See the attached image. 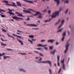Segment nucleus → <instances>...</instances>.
<instances>
[{
  "label": "nucleus",
  "instance_id": "obj_38",
  "mask_svg": "<svg viewBox=\"0 0 74 74\" xmlns=\"http://www.w3.org/2000/svg\"><path fill=\"white\" fill-rule=\"evenodd\" d=\"M52 48H53V46H49V49H50L51 50L52 49Z\"/></svg>",
  "mask_w": 74,
  "mask_h": 74
},
{
  "label": "nucleus",
  "instance_id": "obj_1",
  "mask_svg": "<svg viewBox=\"0 0 74 74\" xmlns=\"http://www.w3.org/2000/svg\"><path fill=\"white\" fill-rule=\"evenodd\" d=\"M34 16H37V15H39L38 17H37V18H40V19H41L42 18V16L41 15H42L41 14V13L38 12H36L35 14H33Z\"/></svg>",
  "mask_w": 74,
  "mask_h": 74
},
{
  "label": "nucleus",
  "instance_id": "obj_54",
  "mask_svg": "<svg viewBox=\"0 0 74 74\" xmlns=\"http://www.w3.org/2000/svg\"><path fill=\"white\" fill-rule=\"evenodd\" d=\"M20 54H21V55H25V54H26V53H21Z\"/></svg>",
  "mask_w": 74,
  "mask_h": 74
},
{
  "label": "nucleus",
  "instance_id": "obj_6",
  "mask_svg": "<svg viewBox=\"0 0 74 74\" xmlns=\"http://www.w3.org/2000/svg\"><path fill=\"white\" fill-rule=\"evenodd\" d=\"M64 60L63 59V60L61 61V63L63 64L62 68L63 69H64V70H65V65H64Z\"/></svg>",
  "mask_w": 74,
  "mask_h": 74
},
{
  "label": "nucleus",
  "instance_id": "obj_39",
  "mask_svg": "<svg viewBox=\"0 0 74 74\" xmlns=\"http://www.w3.org/2000/svg\"><path fill=\"white\" fill-rule=\"evenodd\" d=\"M62 29H63V28H61L60 29L58 30V32H61V31H62Z\"/></svg>",
  "mask_w": 74,
  "mask_h": 74
},
{
  "label": "nucleus",
  "instance_id": "obj_59",
  "mask_svg": "<svg viewBox=\"0 0 74 74\" xmlns=\"http://www.w3.org/2000/svg\"><path fill=\"white\" fill-rule=\"evenodd\" d=\"M44 49H46V50H47V49H48V48L47 47H44Z\"/></svg>",
  "mask_w": 74,
  "mask_h": 74
},
{
  "label": "nucleus",
  "instance_id": "obj_52",
  "mask_svg": "<svg viewBox=\"0 0 74 74\" xmlns=\"http://www.w3.org/2000/svg\"><path fill=\"white\" fill-rule=\"evenodd\" d=\"M67 12H68V9H67V10L65 11V13H66Z\"/></svg>",
  "mask_w": 74,
  "mask_h": 74
},
{
  "label": "nucleus",
  "instance_id": "obj_35",
  "mask_svg": "<svg viewBox=\"0 0 74 74\" xmlns=\"http://www.w3.org/2000/svg\"><path fill=\"white\" fill-rule=\"evenodd\" d=\"M5 55V53H3V54H1V53H0V57L1 56H3V55Z\"/></svg>",
  "mask_w": 74,
  "mask_h": 74
},
{
  "label": "nucleus",
  "instance_id": "obj_43",
  "mask_svg": "<svg viewBox=\"0 0 74 74\" xmlns=\"http://www.w3.org/2000/svg\"><path fill=\"white\" fill-rule=\"evenodd\" d=\"M34 52L35 53H38V54H39V52L38 51H34Z\"/></svg>",
  "mask_w": 74,
  "mask_h": 74
},
{
  "label": "nucleus",
  "instance_id": "obj_45",
  "mask_svg": "<svg viewBox=\"0 0 74 74\" xmlns=\"http://www.w3.org/2000/svg\"><path fill=\"white\" fill-rule=\"evenodd\" d=\"M28 10H29L30 11H32V12H34V11L33 10L31 9H28Z\"/></svg>",
  "mask_w": 74,
  "mask_h": 74
},
{
  "label": "nucleus",
  "instance_id": "obj_27",
  "mask_svg": "<svg viewBox=\"0 0 74 74\" xmlns=\"http://www.w3.org/2000/svg\"><path fill=\"white\" fill-rule=\"evenodd\" d=\"M2 30L3 31V32H7V31L3 28H2Z\"/></svg>",
  "mask_w": 74,
  "mask_h": 74
},
{
  "label": "nucleus",
  "instance_id": "obj_32",
  "mask_svg": "<svg viewBox=\"0 0 74 74\" xmlns=\"http://www.w3.org/2000/svg\"><path fill=\"white\" fill-rule=\"evenodd\" d=\"M0 15H1V17H2L3 18L5 17V16L4 15H3L0 14Z\"/></svg>",
  "mask_w": 74,
  "mask_h": 74
},
{
  "label": "nucleus",
  "instance_id": "obj_5",
  "mask_svg": "<svg viewBox=\"0 0 74 74\" xmlns=\"http://www.w3.org/2000/svg\"><path fill=\"white\" fill-rule=\"evenodd\" d=\"M12 18H13V19H15V20H18V21H19V19H23V18H20L16 16H14V17L12 16Z\"/></svg>",
  "mask_w": 74,
  "mask_h": 74
},
{
  "label": "nucleus",
  "instance_id": "obj_40",
  "mask_svg": "<svg viewBox=\"0 0 74 74\" xmlns=\"http://www.w3.org/2000/svg\"><path fill=\"white\" fill-rule=\"evenodd\" d=\"M60 19H59L58 21L56 23V25H57V24H58V23L60 22Z\"/></svg>",
  "mask_w": 74,
  "mask_h": 74
},
{
  "label": "nucleus",
  "instance_id": "obj_48",
  "mask_svg": "<svg viewBox=\"0 0 74 74\" xmlns=\"http://www.w3.org/2000/svg\"><path fill=\"white\" fill-rule=\"evenodd\" d=\"M65 3H69V1H66L64 2Z\"/></svg>",
  "mask_w": 74,
  "mask_h": 74
},
{
  "label": "nucleus",
  "instance_id": "obj_25",
  "mask_svg": "<svg viewBox=\"0 0 74 74\" xmlns=\"http://www.w3.org/2000/svg\"><path fill=\"white\" fill-rule=\"evenodd\" d=\"M60 59V57H59V56L58 55L57 56V60L58 62H59V59Z\"/></svg>",
  "mask_w": 74,
  "mask_h": 74
},
{
  "label": "nucleus",
  "instance_id": "obj_34",
  "mask_svg": "<svg viewBox=\"0 0 74 74\" xmlns=\"http://www.w3.org/2000/svg\"><path fill=\"white\" fill-rule=\"evenodd\" d=\"M39 54L40 56H44V55H43L41 53H39Z\"/></svg>",
  "mask_w": 74,
  "mask_h": 74
},
{
  "label": "nucleus",
  "instance_id": "obj_33",
  "mask_svg": "<svg viewBox=\"0 0 74 74\" xmlns=\"http://www.w3.org/2000/svg\"><path fill=\"white\" fill-rule=\"evenodd\" d=\"M51 20V18H50L49 20H46L45 21V22H49Z\"/></svg>",
  "mask_w": 74,
  "mask_h": 74
},
{
  "label": "nucleus",
  "instance_id": "obj_46",
  "mask_svg": "<svg viewBox=\"0 0 74 74\" xmlns=\"http://www.w3.org/2000/svg\"><path fill=\"white\" fill-rule=\"evenodd\" d=\"M58 65L59 66H60V64L59 63V61H58Z\"/></svg>",
  "mask_w": 74,
  "mask_h": 74
},
{
  "label": "nucleus",
  "instance_id": "obj_29",
  "mask_svg": "<svg viewBox=\"0 0 74 74\" xmlns=\"http://www.w3.org/2000/svg\"><path fill=\"white\" fill-rule=\"evenodd\" d=\"M2 2L3 3V2H4V3H8V1L4 0L3 1H2Z\"/></svg>",
  "mask_w": 74,
  "mask_h": 74
},
{
  "label": "nucleus",
  "instance_id": "obj_17",
  "mask_svg": "<svg viewBox=\"0 0 74 74\" xmlns=\"http://www.w3.org/2000/svg\"><path fill=\"white\" fill-rule=\"evenodd\" d=\"M55 1L57 2V5H59V3H60V2H59V0H54Z\"/></svg>",
  "mask_w": 74,
  "mask_h": 74
},
{
  "label": "nucleus",
  "instance_id": "obj_63",
  "mask_svg": "<svg viewBox=\"0 0 74 74\" xmlns=\"http://www.w3.org/2000/svg\"><path fill=\"white\" fill-rule=\"evenodd\" d=\"M16 14H19V13L18 12H15Z\"/></svg>",
  "mask_w": 74,
  "mask_h": 74
},
{
  "label": "nucleus",
  "instance_id": "obj_49",
  "mask_svg": "<svg viewBox=\"0 0 74 74\" xmlns=\"http://www.w3.org/2000/svg\"><path fill=\"white\" fill-rule=\"evenodd\" d=\"M17 32H20V33H21V32L23 33V32H22L21 31H19V30H17Z\"/></svg>",
  "mask_w": 74,
  "mask_h": 74
},
{
  "label": "nucleus",
  "instance_id": "obj_56",
  "mask_svg": "<svg viewBox=\"0 0 74 74\" xmlns=\"http://www.w3.org/2000/svg\"><path fill=\"white\" fill-rule=\"evenodd\" d=\"M46 11H47V9H45L43 10V12H46Z\"/></svg>",
  "mask_w": 74,
  "mask_h": 74
},
{
  "label": "nucleus",
  "instance_id": "obj_37",
  "mask_svg": "<svg viewBox=\"0 0 74 74\" xmlns=\"http://www.w3.org/2000/svg\"><path fill=\"white\" fill-rule=\"evenodd\" d=\"M8 10L10 12H12L13 11L12 10L10 9H8Z\"/></svg>",
  "mask_w": 74,
  "mask_h": 74
},
{
  "label": "nucleus",
  "instance_id": "obj_47",
  "mask_svg": "<svg viewBox=\"0 0 74 74\" xmlns=\"http://www.w3.org/2000/svg\"><path fill=\"white\" fill-rule=\"evenodd\" d=\"M0 11H2V12H5V10H2L1 9H0Z\"/></svg>",
  "mask_w": 74,
  "mask_h": 74
},
{
  "label": "nucleus",
  "instance_id": "obj_41",
  "mask_svg": "<svg viewBox=\"0 0 74 74\" xmlns=\"http://www.w3.org/2000/svg\"><path fill=\"white\" fill-rule=\"evenodd\" d=\"M28 40V41H29V42H30L31 44H33V42L32 41H31V40L29 39Z\"/></svg>",
  "mask_w": 74,
  "mask_h": 74
},
{
  "label": "nucleus",
  "instance_id": "obj_19",
  "mask_svg": "<svg viewBox=\"0 0 74 74\" xmlns=\"http://www.w3.org/2000/svg\"><path fill=\"white\" fill-rule=\"evenodd\" d=\"M1 45H2L3 46H7V44H4L1 42H0Z\"/></svg>",
  "mask_w": 74,
  "mask_h": 74
},
{
  "label": "nucleus",
  "instance_id": "obj_50",
  "mask_svg": "<svg viewBox=\"0 0 74 74\" xmlns=\"http://www.w3.org/2000/svg\"><path fill=\"white\" fill-rule=\"evenodd\" d=\"M61 69L60 68L58 72L59 73H60V71H61Z\"/></svg>",
  "mask_w": 74,
  "mask_h": 74
},
{
  "label": "nucleus",
  "instance_id": "obj_22",
  "mask_svg": "<svg viewBox=\"0 0 74 74\" xmlns=\"http://www.w3.org/2000/svg\"><path fill=\"white\" fill-rule=\"evenodd\" d=\"M42 58H40V59H39L38 60L39 61H36V62H37V63H41V62H41V61L42 60Z\"/></svg>",
  "mask_w": 74,
  "mask_h": 74
},
{
  "label": "nucleus",
  "instance_id": "obj_26",
  "mask_svg": "<svg viewBox=\"0 0 74 74\" xmlns=\"http://www.w3.org/2000/svg\"><path fill=\"white\" fill-rule=\"evenodd\" d=\"M10 58V57L8 56H7L6 57L5 56H4V60H5V59H6V58Z\"/></svg>",
  "mask_w": 74,
  "mask_h": 74
},
{
  "label": "nucleus",
  "instance_id": "obj_8",
  "mask_svg": "<svg viewBox=\"0 0 74 74\" xmlns=\"http://www.w3.org/2000/svg\"><path fill=\"white\" fill-rule=\"evenodd\" d=\"M23 1H25V2L27 3H32V4H33V2L32 1H27V0H23Z\"/></svg>",
  "mask_w": 74,
  "mask_h": 74
},
{
  "label": "nucleus",
  "instance_id": "obj_4",
  "mask_svg": "<svg viewBox=\"0 0 74 74\" xmlns=\"http://www.w3.org/2000/svg\"><path fill=\"white\" fill-rule=\"evenodd\" d=\"M69 46V41H67L66 44V46H65L66 50L64 51L65 53H66L67 51V50H68V47Z\"/></svg>",
  "mask_w": 74,
  "mask_h": 74
},
{
  "label": "nucleus",
  "instance_id": "obj_44",
  "mask_svg": "<svg viewBox=\"0 0 74 74\" xmlns=\"http://www.w3.org/2000/svg\"><path fill=\"white\" fill-rule=\"evenodd\" d=\"M27 21H30V18L28 17L27 19H26Z\"/></svg>",
  "mask_w": 74,
  "mask_h": 74
},
{
  "label": "nucleus",
  "instance_id": "obj_57",
  "mask_svg": "<svg viewBox=\"0 0 74 74\" xmlns=\"http://www.w3.org/2000/svg\"><path fill=\"white\" fill-rule=\"evenodd\" d=\"M44 41H45V40H41V42H44Z\"/></svg>",
  "mask_w": 74,
  "mask_h": 74
},
{
  "label": "nucleus",
  "instance_id": "obj_20",
  "mask_svg": "<svg viewBox=\"0 0 74 74\" xmlns=\"http://www.w3.org/2000/svg\"><path fill=\"white\" fill-rule=\"evenodd\" d=\"M7 34V35H8V36L9 37H12V38H13V39H14V40H15V38H14V37H13V36H10L8 34Z\"/></svg>",
  "mask_w": 74,
  "mask_h": 74
},
{
  "label": "nucleus",
  "instance_id": "obj_55",
  "mask_svg": "<svg viewBox=\"0 0 74 74\" xmlns=\"http://www.w3.org/2000/svg\"><path fill=\"white\" fill-rule=\"evenodd\" d=\"M7 50H10V51H12V50L11 49H7Z\"/></svg>",
  "mask_w": 74,
  "mask_h": 74
},
{
  "label": "nucleus",
  "instance_id": "obj_64",
  "mask_svg": "<svg viewBox=\"0 0 74 74\" xmlns=\"http://www.w3.org/2000/svg\"><path fill=\"white\" fill-rule=\"evenodd\" d=\"M16 34H20V33H18V32H16Z\"/></svg>",
  "mask_w": 74,
  "mask_h": 74
},
{
  "label": "nucleus",
  "instance_id": "obj_58",
  "mask_svg": "<svg viewBox=\"0 0 74 74\" xmlns=\"http://www.w3.org/2000/svg\"><path fill=\"white\" fill-rule=\"evenodd\" d=\"M35 49H39L40 50V49L41 48H35Z\"/></svg>",
  "mask_w": 74,
  "mask_h": 74
},
{
  "label": "nucleus",
  "instance_id": "obj_61",
  "mask_svg": "<svg viewBox=\"0 0 74 74\" xmlns=\"http://www.w3.org/2000/svg\"><path fill=\"white\" fill-rule=\"evenodd\" d=\"M56 45H58V44H59V43L58 42H57L56 43Z\"/></svg>",
  "mask_w": 74,
  "mask_h": 74
},
{
  "label": "nucleus",
  "instance_id": "obj_13",
  "mask_svg": "<svg viewBox=\"0 0 74 74\" xmlns=\"http://www.w3.org/2000/svg\"><path fill=\"white\" fill-rule=\"evenodd\" d=\"M23 11L24 12H25V13H28V14H30V13H31V12L28 11V10H23Z\"/></svg>",
  "mask_w": 74,
  "mask_h": 74
},
{
  "label": "nucleus",
  "instance_id": "obj_24",
  "mask_svg": "<svg viewBox=\"0 0 74 74\" xmlns=\"http://www.w3.org/2000/svg\"><path fill=\"white\" fill-rule=\"evenodd\" d=\"M1 39L2 41H8V40H4L3 39V38H1Z\"/></svg>",
  "mask_w": 74,
  "mask_h": 74
},
{
  "label": "nucleus",
  "instance_id": "obj_14",
  "mask_svg": "<svg viewBox=\"0 0 74 74\" xmlns=\"http://www.w3.org/2000/svg\"><path fill=\"white\" fill-rule=\"evenodd\" d=\"M54 41V40H47V42L48 43L51 42V43H52Z\"/></svg>",
  "mask_w": 74,
  "mask_h": 74
},
{
  "label": "nucleus",
  "instance_id": "obj_28",
  "mask_svg": "<svg viewBox=\"0 0 74 74\" xmlns=\"http://www.w3.org/2000/svg\"><path fill=\"white\" fill-rule=\"evenodd\" d=\"M56 51V50H54L53 51L51 52V54H54V53H55V52Z\"/></svg>",
  "mask_w": 74,
  "mask_h": 74
},
{
  "label": "nucleus",
  "instance_id": "obj_60",
  "mask_svg": "<svg viewBox=\"0 0 74 74\" xmlns=\"http://www.w3.org/2000/svg\"><path fill=\"white\" fill-rule=\"evenodd\" d=\"M32 41H36V39H32Z\"/></svg>",
  "mask_w": 74,
  "mask_h": 74
},
{
  "label": "nucleus",
  "instance_id": "obj_18",
  "mask_svg": "<svg viewBox=\"0 0 74 74\" xmlns=\"http://www.w3.org/2000/svg\"><path fill=\"white\" fill-rule=\"evenodd\" d=\"M17 16H22V17H25V16H23V15H22V14L20 13H19V14L17 15Z\"/></svg>",
  "mask_w": 74,
  "mask_h": 74
},
{
  "label": "nucleus",
  "instance_id": "obj_7",
  "mask_svg": "<svg viewBox=\"0 0 74 74\" xmlns=\"http://www.w3.org/2000/svg\"><path fill=\"white\" fill-rule=\"evenodd\" d=\"M64 20H63L61 22V25H60L59 27L58 28V29H59V28H60L61 27H62V25H63V23H64Z\"/></svg>",
  "mask_w": 74,
  "mask_h": 74
},
{
  "label": "nucleus",
  "instance_id": "obj_11",
  "mask_svg": "<svg viewBox=\"0 0 74 74\" xmlns=\"http://www.w3.org/2000/svg\"><path fill=\"white\" fill-rule=\"evenodd\" d=\"M37 46H38V47H45V46H47V45H42V44H38L37 45Z\"/></svg>",
  "mask_w": 74,
  "mask_h": 74
},
{
  "label": "nucleus",
  "instance_id": "obj_53",
  "mask_svg": "<svg viewBox=\"0 0 74 74\" xmlns=\"http://www.w3.org/2000/svg\"><path fill=\"white\" fill-rule=\"evenodd\" d=\"M48 14H50V13H51V10H49L48 11Z\"/></svg>",
  "mask_w": 74,
  "mask_h": 74
},
{
  "label": "nucleus",
  "instance_id": "obj_2",
  "mask_svg": "<svg viewBox=\"0 0 74 74\" xmlns=\"http://www.w3.org/2000/svg\"><path fill=\"white\" fill-rule=\"evenodd\" d=\"M38 62L39 63H49V65L50 66H52V62H51L49 60H47V61H42V62Z\"/></svg>",
  "mask_w": 74,
  "mask_h": 74
},
{
  "label": "nucleus",
  "instance_id": "obj_15",
  "mask_svg": "<svg viewBox=\"0 0 74 74\" xmlns=\"http://www.w3.org/2000/svg\"><path fill=\"white\" fill-rule=\"evenodd\" d=\"M16 4H17V5H18V6L21 7V3H20V2H17Z\"/></svg>",
  "mask_w": 74,
  "mask_h": 74
},
{
  "label": "nucleus",
  "instance_id": "obj_36",
  "mask_svg": "<svg viewBox=\"0 0 74 74\" xmlns=\"http://www.w3.org/2000/svg\"><path fill=\"white\" fill-rule=\"evenodd\" d=\"M49 72L50 74H52V71H51V70L50 69H49Z\"/></svg>",
  "mask_w": 74,
  "mask_h": 74
},
{
  "label": "nucleus",
  "instance_id": "obj_21",
  "mask_svg": "<svg viewBox=\"0 0 74 74\" xmlns=\"http://www.w3.org/2000/svg\"><path fill=\"white\" fill-rule=\"evenodd\" d=\"M19 71H23L24 73H25L26 72V71H25L24 69H21Z\"/></svg>",
  "mask_w": 74,
  "mask_h": 74
},
{
  "label": "nucleus",
  "instance_id": "obj_9",
  "mask_svg": "<svg viewBox=\"0 0 74 74\" xmlns=\"http://www.w3.org/2000/svg\"><path fill=\"white\" fill-rule=\"evenodd\" d=\"M13 36H14V37H16V36L17 37H18V38H21V39L22 38V37H21L20 36H19L18 35H16L14 34H13Z\"/></svg>",
  "mask_w": 74,
  "mask_h": 74
},
{
  "label": "nucleus",
  "instance_id": "obj_62",
  "mask_svg": "<svg viewBox=\"0 0 74 74\" xmlns=\"http://www.w3.org/2000/svg\"><path fill=\"white\" fill-rule=\"evenodd\" d=\"M6 5H9V4L6 3Z\"/></svg>",
  "mask_w": 74,
  "mask_h": 74
},
{
  "label": "nucleus",
  "instance_id": "obj_16",
  "mask_svg": "<svg viewBox=\"0 0 74 74\" xmlns=\"http://www.w3.org/2000/svg\"><path fill=\"white\" fill-rule=\"evenodd\" d=\"M17 40L18 41V42H20V43H21L22 45H23V42L21 41L19 39H17Z\"/></svg>",
  "mask_w": 74,
  "mask_h": 74
},
{
  "label": "nucleus",
  "instance_id": "obj_31",
  "mask_svg": "<svg viewBox=\"0 0 74 74\" xmlns=\"http://www.w3.org/2000/svg\"><path fill=\"white\" fill-rule=\"evenodd\" d=\"M63 37H64V36H66V32H64L62 34Z\"/></svg>",
  "mask_w": 74,
  "mask_h": 74
},
{
  "label": "nucleus",
  "instance_id": "obj_51",
  "mask_svg": "<svg viewBox=\"0 0 74 74\" xmlns=\"http://www.w3.org/2000/svg\"><path fill=\"white\" fill-rule=\"evenodd\" d=\"M32 29H34V30H37V29H38L37 28H32Z\"/></svg>",
  "mask_w": 74,
  "mask_h": 74
},
{
  "label": "nucleus",
  "instance_id": "obj_12",
  "mask_svg": "<svg viewBox=\"0 0 74 74\" xmlns=\"http://www.w3.org/2000/svg\"><path fill=\"white\" fill-rule=\"evenodd\" d=\"M28 26H33V27H36L37 26V25L35 24H27Z\"/></svg>",
  "mask_w": 74,
  "mask_h": 74
},
{
  "label": "nucleus",
  "instance_id": "obj_23",
  "mask_svg": "<svg viewBox=\"0 0 74 74\" xmlns=\"http://www.w3.org/2000/svg\"><path fill=\"white\" fill-rule=\"evenodd\" d=\"M8 13L10 14V15H15V14L13 13L10 12H8Z\"/></svg>",
  "mask_w": 74,
  "mask_h": 74
},
{
  "label": "nucleus",
  "instance_id": "obj_42",
  "mask_svg": "<svg viewBox=\"0 0 74 74\" xmlns=\"http://www.w3.org/2000/svg\"><path fill=\"white\" fill-rule=\"evenodd\" d=\"M64 36H63L62 38V41H64Z\"/></svg>",
  "mask_w": 74,
  "mask_h": 74
},
{
  "label": "nucleus",
  "instance_id": "obj_3",
  "mask_svg": "<svg viewBox=\"0 0 74 74\" xmlns=\"http://www.w3.org/2000/svg\"><path fill=\"white\" fill-rule=\"evenodd\" d=\"M59 14V11H58L57 12H56L55 13H53L51 18H55L56 17V16H57V15H58Z\"/></svg>",
  "mask_w": 74,
  "mask_h": 74
},
{
  "label": "nucleus",
  "instance_id": "obj_30",
  "mask_svg": "<svg viewBox=\"0 0 74 74\" xmlns=\"http://www.w3.org/2000/svg\"><path fill=\"white\" fill-rule=\"evenodd\" d=\"M28 36L30 38H32L34 37L33 35H29Z\"/></svg>",
  "mask_w": 74,
  "mask_h": 74
},
{
  "label": "nucleus",
  "instance_id": "obj_10",
  "mask_svg": "<svg viewBox=\"0 0 74 74\" xmlns=\"http://www.w3.org/2000/svg\"><path fill=\"white\" fill-rule=\"evenodd\" d=\"M12 3L13 5L9 4V5H10V6H14V7H16V4H15V3L13 2H12Z\"/></svg>",
  "mask_w": 74,
  "mask_h": 74
}]
</instances>
